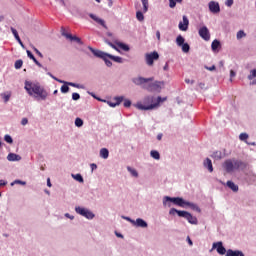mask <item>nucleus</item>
Segmentation results:
<instances>
[{
  "mask_svg": "<svg viewBox=\"0 0 256 256\" xmlns=\"http://www.w3.org/2000/svg\"><path fill=\"white\" fill-rule=\"evenodd\" d=\"M24 85V89L27 91L28 95L37 101H45L47 97H49V93L45 88L41 87L39 82L33 83L26 80Z\"/></svg>",
  "mask_w": 256,
  "mask_h": 256,
  "instance_id": "nucleus-1",
  "label": "nucleus"
},
{
  "mask_svg": "<svg viewBox=\"0 0 256 256\" xmlns=\"http://www.w3.org/2000/svg\"><path fill=\"white\" fill-rule=\"evenodd\" d=\"M163 207H171V203L177 205L178 207H191L193 211H197V213H201V208L195 203L186 201L181 197H171V196H164L163 197Z\"/></svg>",
  "mask_w": 256,
  "mask_h": 256,
  "instance_id": "nucleus-2",
  "label": "nucleus"
},
{
  "mask_svg": "<svg viewBox=\"0 0 256 256\" xmlns=\"http://www.w3.org/2000/svg\"><path fill=\"white\" fill-rule=\"evenodd\" d=\"M163 101H167V98H162L161 96H158L157 98H155V96H146L144 98V103H150V105H144L142 102H137L133 105L136 109H139V111H151L156 107H159V103H163Z\"/></svg>",
  "mask_w": 256,
  "mask_h": 256,
  "instance_id": "nucleus-3",
  "label": "nucleus"
},
{
  "mask_svg": "<svg viewBox=\"0 0 256 256\" xmlns=\"http://www.w3.org/2000/svg\"><path fill=\"white\" fill-rule=\"evenodd\" d=\"M178 215V217H183V219H187L188 223L190 225H198L199 220H197V217L193 216L192 213H189L185 210H177V208H171L169 210V215Z\"/></svg>",
  "mask_w": 256,
  "mask_h": 256,
  "instance_id": "nucleus-4",
  "label": "nucleus"
},
{
  "mask_svg": "<svg viewBox=\"0 0 256 256\" xmlns=\"http://www.w3.org/2000/svg\"><path fill=\"white\" fill-rule=\"evenodd\" d=\"M89 51H91V53L94 55V57H97L98 59H102V61H104L106 67H113V62H111L110 57L111 54L95 49L91 46H88Z\"/></svg>",
  "mask_w": 256,
  "mask_h": 256,
  "instance_id": "nucleus-5",
  "label": "nucleus"
},
{
  "mask_svg": "<svg viewBox=\"0 0 256 256\" xmlns=\"http://www.w3.org/2000/svg\"><path fill=\"white\" fill-rule=\"evenodd\" d=\"M75 212L78 215H81L82 217H85L86 219H95V214L93 212H91V210L87 209V208H83L80 206H76L75 207Z\"/></svg>",
  "mask_w": 256,
  "mask_h": 256,
  "instance_id": "nucleus-6",
  "label": "nucleus"
},
{
  "mask_svg": "<svg viewBox=\"0 0 256 256\" xmlns=\"http://www.w3.org/2000/svg\"><path fill=\"white\" fill-rule=\"evenodd\" d=\"M145 61L148 67H153L155 61H159V52L153 51L145 54Z\"/></svg>",
  "mask_w": 256,
  "mask_h": 256,
  "instance_id": "nucleus-7",
  "label": "nucleus"
},
{
  "mask_svg": "<svg viewBox=\"0 0 256 256\" xmlns=\"http://www.w3.org/2000/svg\"><path fill=\"white\" fill-rule=\"evenodd\" d=\"M161 85H165V82L163 81H155L153 83L148 84V86H142L143 89H146L147 91H150L151 93H161Z\"/></svg>",
  "mask_w": 256,
  "mask_h": 256,
  "instance_id": "nucleus-8",
  "label": "nucleus"
},
{
  "mask_svg": "<svg viewBox=\"0 0 256 256\" xmlns=\"http://www.w3.org/2000/svg\"><path fill=\"white\" fill-rule=\"evenodd\" d=\"M213 249H216L219 255H225V253H227V249H225V246H223L222 241L214 242L210 251H213Z\"/></svg>",
  "mask_w": 256,
  "mask_h": 256,
  "instance_id": "nucleus-9",
  "label": "nucleus"
},
{
  "mask_svg": "<svg viewBox=\"0 0 256 256\" xmlns=\"http://www.w3.org/2000/svg\"><path fill=\"white\" fill-rule=\"evenodd\" d=\"M61 31H62V37H66V39H69L70 41H75L76 43H78V45H83V40H81V38L65 32L64 27L61 28Z\"/></svg>",
  "mask_w": 256,
  "mask_h": 256,
  "instance_id": "nucleus-10",
  "label": "nucleus"
},
{
  "mask_svg": "<svg viewBox=\"0 0 256 256\" xmlns=\"http://www.w3.org/2000/svg\"><path fill=\"white\" fill-rule=\"evenodd\" d=\"M153 80H154L153 77L144 78V77L140 76V77L133 78L132 82L134 83V85L143 86V85H145V83H149Z\"/></svg>",
  "mask_w": 256,
  "mask_h": 256,
  "instance_id": "nucleus-11",
  "label": "nucleus"
},
{
  "mask_svg": "<svg viewBox=\"0 0 256 256\" xmlns=\"http://www.w3.org/2000/svg\"><path fill=\"white\" fill-rule=\"evenodd\" d=\"M198 34L204 41H209V39H211V33H209V28H207V26L201 27Z\"/></svg>",
  "mask_w": 256,
  "mask_h": 256,
  "instance_id": "nucleus-12",
  "label": "nucleus"
},
{
  "mask_svg": "<svg viewBox=\"0 0 256 256\" xmlns=\"http://www.w3.org/2000/svg\"><path fill=\"white\" fill-rule=\"evenodd\" d=\"M223 167L226 173H233V171H235V160H226L223 164Z\"/></svg>",
  "mask_w": 256,
  "mask_h": 256,
  "instance_id": "nucleus-13",
  "label": "nucleus"
},
{
  "mask_svg": "<svg viewBox=\"0 0 256 256\" xmlns=\"http://www.w3.org/2000/svg\"><path fill=\"white\" fill-rule=\"evenodd\" d=\"M208 7L211 13H214V14L221 13V6H219V2L210 1L208 4Z\"/></svg>",
  "mask_w": 256,
  "mask_h": 256,
  "instance_id": "nucleus-14",
  "label": "nucleus"
},
{
  "mask_svg": "<svg viewBox=\"0 0 256 256\" xmlns=\"http://www.w3.org/2000/svg\"><path fill=\"white\" fill-rule=\"evenodd\" d=\"M132 225L134 227H140L141 229H147L149 227V224L147 223V221H145L142 218H137L136 220H134Z\"/></svg>",
  "mask_w": 256,
  "mask_h": 256,
  "instance_id": "nucleus-15",
  "label": "nucleus"
},
{
  "mask_svg": "<svg viewBox=\"0 0 256 256\" xmlns=\"http://www.w3.org/2000/svg\"><path fill=\"white\" fill-rule=\"evenodd\" d=\"M89 17H90V19H93V21L98 23V25H101V27H103L104 29H108L107 24L105 23V20L97 17V15H95L93 13H90Z\"/></svg>",
  "mask_w": 256,
  "mask_h": 256,
  "instance_id": "nucleus-16",
  "label": "nucleus"
},
{
  "mask_svg": "<svg viewBox=\"0 0 256 256\" xmlns=\"http://www.w3.org/2000/svg\"><path fill=\"white\" fill-rule=\"evenodd\" d=\"M234 167H235V171H244V169H247V163L241 160L234 159Z\"/></svg>",
  "mask_w": 256,
  "mask_h": 256,
  "instance_id": "nucleus-17",
  "label": "nucleus"
},
{
  "mask_svg": "<svg viewBox=\"0 0 256 256\" xmlns=\"http://www.w3.org/2000/svg\"><path fill=\"white\" fill-rule=\"evenodd\" d=\"M178 27L180 31H187V29H189V18L183 16V22H179Z\"/></svg>",
  "mask_w": 256,
  "mask_h": 256,
  "instance_id": "nucleus-18",
  "label": "nucleus"
},
{
  "mask_svg": "<svg viewBox=\"0 0 256 256\" xmlns=\"http://www.w3.org/2000/svg\"><path fill=\"white\" fill-rule=\"evenodd\" d=\"M12 34L14 35L16 41L21 45L22 49H25V44H23V41H21V37H19V32H17V29L11 27Z\"/></svg>",
  "mask_w": 256,
  "mask_h": 256,
  "instance_id": "nucleus-19",
  "label": "nucleus"
},
{
  "mask_svg": "<svg viewBox=\"0 0 256 256\" xmlns=\"http://www.w3.org/2000/svg\"><path fill=\"white\" fill-rule=\"evenodd\" d=\"M203 166L205 167V169H208L209 173H213V162L211 161V159L206 158L203 162Z\"/></svg>",
  "mask_w": 256,
  "mask_h": 256,
  "instance_id": "nucleus-20",
  "label": "nucleus"
},
{
  "mask_svg": "<svg viewBox=\"0 0 256 256\" xmlns=\"http://www.w3.org/2000/svg\"><path fill=\"white\" fill-rule=\"evenodd\" d=\"M225 256H245L243 251L228 249Z\"/></svg>",
  "mask_w": 256,
  "mask_h": 256,
  "instance_id": "nucleus-21",
  "label": "nucleus"
},
{
  "mask_svg": "<svg viewBox=\"0 0 256 256\" xmlns=\"http://www.w3.org/2000/svg\"><path fill=\"white\" fill-rule=\"evenodd\" d=\"M63 85H68V87H75L76 89H85V86L83 84H77L74 82H67L63 80L62 82Z\"/></svg>",
  "mask_w": 256,
  "mask_h": 256,
  "instance_id": "nucleus-22",
  "label": "nucleus"
},
{
  "mask_svg": "<svg viewBox=\"0 0 256 256\" xmlns=\"http://www.w3.org/2000/svg\"><path fill=\"white\" fill-rule=\"evenodd\" d=\"M211 49L215 53L221 49V41L215 39L211 44Z\"/></svg>",
  "mask_w": 256,
  "mask_h": 256,
  "instance_id": "nucleus-23",
  "label": "nucleus"
},
{
  "mask_svg": "<svg viewBox=\"0 0 256 256\" xmlns=\"http://www.w3.org/2000/svg\"><path fill=\"white\" fill-rule=\"evenodd\" d=\"M226 185L229 189H231V191H233L234 193H237V191H239V186L236 185L235 183H233V181L228 180L226 182Z\"/></svg>",
  "mask_w": 256,
  "mask_h": 256,
  "instance_id": "nucleus-24",
  "label": "nucleus"
},
{
  "mask_svg": "<svg viewBox=\"0 0 256 256\" xmlns=\"http://www.w3.org/2000/svg\"><path fill=\"white\" fill-rule=\"evenodd\" d=\"M7 159L9 161H21V156L15 153H9L7 156Z\"/></svg>",
  "mask_w": 256,
  "mask_h": 256,
  "instance_id": "nucleus-25",
  "label": "nucleus"
},
{
  "mask_svg": "<svg viewBox=\"0 0 256 256\" xmlns=\"http://www.w3.org/2000/svg\"><path fill=\"white\" fill-rule=\"evenodd\" d=\"M100 157H101L102 159H109V149H107V148H102V149L100 150Z\"/></svg>",
  "mask_w": 256,
  "mask_h": 256,
  "instance_id": "nucleus-26",
  "label": "nucleus"
},
{
  "mask_svg": "<svg viewBox=\"0 0 256 256\" xmlns=\"http://www.w3.org/2000/svg\"><path fill=\"white\" fill-rule=\"evenodd\" d=\"M116 43V45L120 48V49H122V51H130L131 50V48L129 47V45H127V44H125V43H123V42H115Z\"/></svg>",
  "mask_w": 256,
  "mask_h": 256,
  "instance_id": "nucleus-27",
  "label": "nucleus"
},
{
  "mask_svg": "<svg viewBox=\"0 0 256 256\" xmlns=\"http://www.w3.org/2000/svg\"><path fill=\"white\" fill-rule=\"evenodd\" d=\"M150 157H152V159H156V161H159V159H161V154H159V151L157 150H152L150 152Z\"/></svg>",
  "mask_w": 256,
  "mask_h": 256,
  "instance_id": "nucleus-28",
  "label": "nucleus"
},
{
  "mask_svg": "<svg viewBox=\"0 0 256 256\" xmlns=\"http://www.w3.org/2000/svg\"><path fill=\"white\" fill-rule=\"evenodd\" d=\"M110 59L115 63H124L123 58L121 56H114L113 54H110Z\"/></svg>",
  "mask_w": 256,
  "mask_h": 256,
  "instance_id": "nucleus-29",
  "label": "nucleus"
},
{
  "mask_svg": "<svg viewBox=\"0 0 256 256\" xmlns=\"http://www.w3.org/2000/svg\"><path fill=\"white\" fill-rule=\"evenodd\" d=\"M211 157L219 161L220 159H223V153L221 151H216V152H213Z\"/></svg>",
  "mask_w": 256,
  "mask_h": 256,
  "instance_id": "nucleus-30",
  "label": "nucleus"
},
{
  "mask_svg": "<svg viewBox=\"0 0 256 256\" xmlns=\"http://www.w3.org/2000/svg\"><path fill=\"white\" fill-rule=\"evenodd\" d=\"M72 179H75V181H78V183H85V180L81 174H72Z\"/></svg>",
  "mask_w": 256,
  "mask_h": 256,
  "instance_id": "nucleus-31",
  "label": "nucleus"
},
{
  "mask_svg": "<svg viewBox=\"0 0 256 256\" xmlns=\"http://www.w3.org/2000/svg\"><path fill=\"white\" fill-rule=\"evenodd\" d=\"M104 43H106L107 45H109V47H112V49H114L115 51H118V53L121 52V50H119V48H117V46L115 44H113V42L109 41V39H104Z\"/></svg>",
  "mask_w": 256,
  "mask_h": 256,
  "instance_id": "nucleus-32",
  "label": "nucleus"
},
{
  "mask_svg": "<svg viewBox=\"0 0 256 256\" xmlns=\"http://www.w3.org/2000/svg\"><path fill=\"white\" fill-rule=\"evenodd\" d=\"M127 171L132 175V177H139V172H137L134 168L128 166Z\"/></svg>",
  "mask_w": 256,
  "mask_h": 256,
  "instance_id": "nucleus-33",
  "label": "nucleus"
},
{
  "mask_svg": "<svg viewBox=\"0 0 256 256\" xmlns=\"http://www.w3.org/2000/svg\"><path fill=\"white\" fill-rule=\"evenodd\" d=\"M185 43V38L181 35H178L176 38V44L178 47H181Z\"/></svg>",
  "mask_w": 256,
  "mask_h": 256,
  "instance_id": "nucleus-34",
  "label": "nucleus"
},
{
  "mask_svg": "<svg viewBox=\"0 0 256 256\" xmlns=\"http://www.w3.org/2000/svg\"><path fill=\"white\" fill-rule=\"evenodd\" d=\"M143 5V13L149 11V0H141Z\"/></svg>",
  "mask_w": 256,
  "mask_h": 256,
  "instance_id": "nucleus-35",
  "label": "nucleus"
},
{
  "mask_svg": "<svg viewBox=\"0 0 256 256\" xmlns=\"http://www.w3.org/2000/svg\"><path fill=\"white\" fill-rule=\"evenodd\" d=\"M180 47H182L183 53H189V51H191V46H189V43H184Z\"/></svg>",
  "mask_w": 256,
  "mask_h": 256,
  "instance_id": "nucleus-36",
  "label": "nucleus"
},
{
  "mask_svg": "<svg viewBox=\"0 0 256 256\" xmlns=\"http://www.w3.org/2000/svg\"><path fill=\"white\" fill-rule=\"evenodd\" d=\"M136 19L140 22L145 21V16L143 15V12L137 11L136 12Z\"/></svg>",
  "mask_w": 256,
  "mask_h": 256,
  "instance_id": "nucleus-37",
  "label": "nucleus"
},
{
  "mask_svg": "<svg viewBox=\"0 0 256 256\" xmlns=\"http://www.w3.org/2000/svg\"><path fill=\"white\" fill-rule=\"evenodd\" d=\"M114 101H116V105H121V103H123V101H125V97L124 96H115L114 97Z\"/></svg>",
  "mask_w": 256,
  "mask_h": 256,
  "instance_id": "nucleus-38",
  "label": "nucleus"
},
{
  "mask_svg": "<svg viewBox=\"0 0 256 256\" xmlns=\"http://www.w3.org/2000/svg\"><path fill=\"white\" fill-rule=\"evenodd\" d=\"M69 90H70V88H69L68 84H64L60 88L61 93H69Z\"/></svg>",
  "mask_w": 256,
  "mask_h": 256,
  "instance_id": "nucleus-39",
  "label": "nucleus"
},
{
  "mask_svg": "<svg viewBox=\"0 0 256 256\" xmlns=\"http://www.w3.org/2000/svg\"><path fill=\"white\" fill-rule=\"evenodd\" d=\"M14 67H15V69H21L23 67V60H21V59L16 60Z\"/></svg>",
  "mask_w": 256,
  "mask_h": 256,
  "instance_id": "nucleus-40",
  "label": "nucleus"
},
{
  "mask_svg": "<svg viewBox=\"0 0 256 256\" xmlns=\"http://www.w3.org/2000/svg\"><path fill=\"white\" fill-rule=\"evenodd\" d=\"M4 141H6V143H9V145H12V143H13V137H11V135H9V134H6V135L4 136Z\"/></svg>",
  "mask_w": 256,
  "mask_h": 256,
  "instance_id": "nucleus-41",
  "label": "nucleus"
},
{
  "mask_svg": "<svg viewBox=\"0 0 256 256\" xmlns=\"http://www.w3.org/2000/svg\"><path fill=\"white\" fill-rule=\"evenodd\" d=\"M236 37H237V39H243V37H247V34L245 33V31L240 30L237 32Z\"/></svg>",
  "mask_w": 256,
  "mask_h": 256,
  "instance_id": "nucleus-42",
  "label": "nucleus"
},
{
  "mask_svg": "<svg viewBox=\"0 0 256 256\" xmlns=\"http://www.w3.org/2000/svg\"><path fill=\"white\" fill-rule=\"evenodd\" d=\"M239 139H240V141H245V143H246L247 139H249V134H247V133H241V134L239 135Z\"/></svg>",
  "mask_w": 256,
  "mask_h": 256,
  "instance_id": "nucleus-43",
  "label": "nucleus"
},
{
  "mask_svg": "<svg viewBox=\"0 0 256 256\" xmlns=\"http://www.w3.org/2000/svg\"><path fill=\"white\" fill-rule=\"evenodd\" d=\"M74 123L76 127H83V119L81 118H76Z\"/></svg>",
  "mask_w": 256,
  "mask_h": 256,
  "instance_id": "nucleus-44",
  "label": "nucleus"
},
{
  "mask_svg": "<svg viewBox=\"0 0 256 256\" xmlns=\"http://www.w3.org/2000/svg\"><path fill=\"white\" fill-rule=\"evenodd\" d=\"M256 77V69H253L250 71V75H248L249 81H252V79H255Z\"/></svg>",
  "mask_w": 256,
  "mask_h": 256,
  "instance_id": "nucleus-45",
  "label": "nucleus"
},
{
  "mask_svg": "<svg viewBox=\"0 0 256 256\" xmlns=\"http://www.w3.org/2000/svg\"><path fill=\"white\" fill-rule=\"evenodd\" d=\"M13 185H27V182L21 181V180H15L14 182L11 183V187H13Z\"/></svg>",
  "mask_w": 256,
  "mask_h": 256,
  "instance_id": "nucleus-46",
  "label": "nucleus"
},
{
  "mask_svg": "<svg viewBox=\"0 0 256 256\" xmlns=\"http://www.w3.org/2000/svg\"><path fill=\"white\" fill-rule=\"evenodd\" d=\"M81 99V95L77 92L72 93V100L73 101H79Z\"/></svg>",
  "mask_w": 256,
  "mask_h": 256,
  "instance_id": "nucleus-47",
  "label": "nucleus"
},
{
  "mask_svg": "<svg viewBox=\"0 0 256 256\" xmlns=\"http://www.w3.org/2000/svg\"><path fill=\"white\" fill-rule=\"evenodd\" d=\"M47 75H49V77H51L52 79H54V81H57L58 83H63V80L55 77L54 75H52L51 72H47Z\"/></svg>",
  "mask_w": 256,
  "mask_h": 256,
  "instance_id": "nucleus-48",
  "label": "nucleus"
},
{
  "mask_svg": "<svg viewBox=\"0 0 256 256\" xmlns=\"http://www.w3.org/2000/svg\"><path fill=\"white\" fill-rule=\"evenodd\" d=\"M33 51L36 53V55L40 56L41 59H43V53L39 51V49L35 48V46H32Z\"/></svg>",
  "mask_w": 256,
  "mask_h": 256,
  "instance_id": "nucleus-49",
  "label": "nucleus"
},
{
  "mask_svg": "<svg viewBox=\"0 0 256 256\" xmlns=\"http://www.w3.org/2000/svg\"><path fill=\"white\" fill-rule=\"evenodd\" d=\"M2 97L4 99V103H8V101L11 99V94H2Z\"/></svg>",
  "mask_w": 256,
  "mask_h": 256,
  "instance_id": "nucleus-50",
  "label": "nucleus"
},
{
  "mask_svg": "<svg viewBox=\"0 0 256 256\" xmlns=\"http://www.w3.org/2000/svg\"><path fill=\"white\" fill-rule=\"evenodd\" d=\"M176 5H177V1L169 0V7H170V9H174V7H176Z\"/></svg>",
  "mask_w": 256,
  "mask_h": 256,
  "instance_id": "nucleus-51",
  "label": "nucleus"
},
{
  "mask_svg": "<svg viewBox=\"0 0 256 256\" xmlns=\"http://www.w3.org/2000/svg\"><path fill=\"white\" fill-rule=\"evenodd\" d=\"M27 56L29 57V59H31L32 61H34L35 59V55H33V53L30 50L26 51Z\"/></svg>",
  "mask_w": 256,
  "mask_h": 256,
  "instance_id": "nucleus-52",
  "label": "nucleus"
},
{
  "mask_svg": "<svg viewBox=\"0 0 256 256\" xmlns=\"http://www.w3.org/2000/svg\"><path fill=\"white\" fill-rule=\"evenodd\" d=\"M106 103H107V105H109V107H117L118 106L117 102H111L109 100H106Z\"/></svg>",
  "mask_w": 256,
  "mask_h": 256,
  "instance_id": "nucleus-53",
  "label": "nucleus"
},
{
  "mask_svg": "<svg viewBox=\"0 0 256 256\" xmlns=\"http://www.w3.org/2000/svg\"><path fill=\"white\" fill-rule=\"evenodd\" d=\"M122 219H125V221H128L129 223H131L133 225L134 221L133 219H131V217L129 216H122Z\"/></svg>",
  "mask_w": 256,
  "mask_h": 256,
  "instance_id": "nucleus-54",
  "label": "nucleus"
},
{
  "mask_svg": "<svg viewBox=\"0 0 256 256\" xmlns=\"http://www.w3.org/2000/svg\"><path fill=\"white\" fill-rule=\"evenodd\" d=\"M233 3H234L233 0H226L225 5L226 7H233Z\"/></svg>",
  "mask_w": 256,
  "mask_h": 256,
  "instance_id": "nucleus-55",
  "label": "nucleus"
},
{
  "mask_svg": "<svg viewBox=\"0 0 256 256\" xmlns=\"http://www.w3.org/2000/svg\"><path fill=\"white\" fill-rule=\"evenodd\" d=\"M33 62L35 63V65H37V67H43V64L37 58H35Z\"/></svg>",
  "mask_w": 256,
  "mask_h": 256,
  "instance_id": "nucleus-56",
  "label": "nucleus"
},
{
  "mask_svg": "<svg viewBox=\"0 0 256 256\" xmlns=\"http://www.w3.org/2000/svg\"><path fill=\"white\" fill-rule=\"evenodd\" d=\"M124 107H131V100L125 99L124 100Z\"/></svg>",
  "mask_w": 256,
  "mask_h": 256,
  "instance_id": "nucleus-57",
  "label": "nucleus"
},
{
  "mask_svg": "<svg viewBox=\"0 0 256 256\" xmlns=\"http://www.w3.org/2000/svg\"><path fill=\"white\" fill-rule=\"evenodd\" d=\"M237 73L234 70H230V81H233V77H235Z\"/></svg>",
  "mask_w": 256,
  "mask_h": 256,
  "instance_id": "nucleus-58",
  "label": "nucleus"
},
{
  "mask_svg": "<svg viewBox=\"0 0 256 256\" xmlns=\"http://www.w3.org/2000/svg\"><path fill=\"white\" fill-rule=\"evenodd\" d=\"M205 69H207V71H215L216 67L215 65H212L211 67L205 66Z\"/></svg>",
  "mask_w": 256,
  "mask_h": 256,
  "instance_id": "nucleus-59",
  "label": "nucleus"
},
{
  "mask_svg": "<svg viewBox=\"0 0 256 256\" xmlns=\"http://www.w3.org/2000/svg\"><path fill=\"white\" fill-rule=\"evenodd\" d=\"M64 216H65L67 219H71V221H73V219H75V216H73V215H71V214H69V213H66Z\"/></svg>",
  "mask_w": 256,
  "mask_h": 256,
  "instance_id": "nucleus-60",
  "label": "nucleus"
},
{
  "mask_svg": "<svg viewBox=\"0 0 256 256\" xmlns=\"http://www.w3.org/2000/svg\"><path fill=\"white\" fill-rule=\"evenodd\" d=\"M90 167H91V172L93 173L95 171V169H97V164L92 163V164H90Z\"/></svg>",
  "mask_w": 256,
  "mask_h": 256,
  "instance_id": "nucleus-61",
  "label": "nucleus"
},
{
  "mask_svg": "<svg viewBox=\"0 0 256 256\" xmlns=\"http://www.w3.org/2000/svg\"><path fill=\"white\" fill-rule=\"evenodd\" d=\"M27 123H29V120L27 118H23L21 120V125H27Z\"/></svg>",
  "mask_w": 256,
  "mask_h": 256,
  "instance_id": "nucleus-62",
  "label": "nucleus"
},
{
  "mask_svg": "<svg viewBox=\"0 0 256 256\" xmlns=\"http://www.w3.org/2000/svg\"><path fill=\"white\" fill-rule=\"evenodd\" d=\"M163 71H169V62H166V64L163 67Z\"/></svg>",
  "mask_w": 256,
  "mask_h": 256,
  "instance_id": "nucleus-63",
  "label": "nucleus"
},
{
  "mask_svg": "<svg viewBox=\"0 0 256 256\" xmlns=\"http://www.w3.org/2000/svg\"><path fill=\"white\" fill-rule=\"evenodd\" d=\"M198 87H200V89H206L205 88V83H203V82H199Z\"/></svg>",
  "mask_w": 256,
  "mask_h": 256,
  "instance_id": "nucleus-64",
  "label": "nucleus"
}]
</instances>
